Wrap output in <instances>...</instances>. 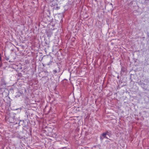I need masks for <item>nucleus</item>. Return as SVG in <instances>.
Masks as SVG:
<instances>
[{"label":"nucleus","instance_id":"f257e3e1","mask_svg":"<svg viewBox=\"0 0 149 149\" xmlns=\"http://www.w3.org/2000/svg\"><path fill=\"white\" fill-rule=\"evenodd\" d=\"M107 135H108V132L104 133L102 134L100 137L101 140H102L105 138L108 139V138L107 136Z\"/></svg>","mask_w":149,"mask_h":149},{"label":"nucleus","instance_id":"f03ea898","mask_svg":"<svg viewBox=\"0 0 149 149\" xmlns=\"http://www.w3.org/2000/svg\"><path fill=\"white\" fill-rule=\"evenodd\" d=\"M109 7L111 8L110 10H112V7H113V6H112V3H110L109 5Z\"/></svg>","mask_w":149,"mask_h":149},{"label":"nucleus","instance_id":"7ed1b4c3","mask_svg":"<svg viewBox=\"0 0 149 149\" xmlns=\"http://www.w3.org/2000/svg\"><path fill=\"white\" fill-rule=\"evenodd\" d=\"M54 73H56L57 72V71L56 70H54Z\"/></svg>","mask_w":149,"mask_h":149}]
</instances>
